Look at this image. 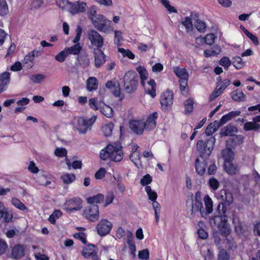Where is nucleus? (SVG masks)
Instances as JSON below:
<instances>
[{"instance_id": "1", "label": "nucleus", "mask_w": 260, "mask_h": 260, "mask_svg": "<svg viewBox=\"0 0 260 260\" xmlns=\"http://www.w3.org/2000/svg\"><path fill=\"white\" fill-rule=\"evenodd\" d=\"M205 208L203 207L201 192L198 191L196 192L194 199L193 196L190 199L186 201V210L188 216L190 218L194 217L197 213H200L201 217L206 218L213 212V202L209 195H206L204 198Z\"/></svg>"}, {"instance_id": "2", "label": "nucleus", "mask_w": 260, "mask_h": 260, "mask_svg": "<svg viewBox=\"0 0 260 260\" xmlns=\"http://www.w3.org/2000/svg\"><path fill=\"white\" fill-rule=\"evenodd\" d=\"M100 158L105 160L109 158L114 162L120 161L123 157L122 147L119 142L108 144L100 153Z\"/></svg>"}, {"instance_id": "3", "label": "nucleus", "mask_w": 260, "mask_h": 260, "mask_svg": "<svg viewBox=\"0 0 260 260\" xmlns=\"http://www.w3.org/2000/svg\"><path fill=\"white\" fill-rule=\"evenodd\" d=\"M139 76L135 71H128L123 77V83L125 90L127 93H133L137 89Z\"/></svg>"}, {"instance_id": "4", "label": "nucleus", "mask_w": 260, "mask_h": 260, "mask_svg": "<svg viewBox=\"0 0 260 260\" xmlns=\"http://www.w3.org/2000/svg\"><path fill=\"white\" fill-rule=\"evenodd\" d=\"M173 72L176 76L179 78V87L182 94L184 95H188L189 74L187 71L184 68L175 67L173 68Z\"/></svg>"}, {"instance_id": "5", "label": "nucleus", "mask_w": 260, "mask_h": 260, "mask_svg": "<svg viewBox=\"0 0 260 260\" xmlns=\"http://www.w3.org/2000/svg\"><path fill=\"white\" fill-rule=\"evenodd\" d=\"M215 138L210 137L206 141L200 140L197 144V150L200 152V156L204 157L205 155L209 156L213 149Z\"/></svg>"}, {"instance_id": "6", "label": "nucleus", "mask_w": 260, "mask_h": 260, "mask_svg": "<svg viewBox=\"0 0 260 260\" xmlns=\"http://www.w3.org/2000/svg\"><path fill=\"white\" fill-rule=\"evenodd\" d=\"M238 132L237 128L234 124L230 123L225 126L221 131V135L223 136L234 137L230 139L233 145L237 146L242 143L243 137L241 135H235L234 134Z\"/></svg>"}, {"instance_id": "7", "label": "nucleus", "mask_w": 260, "mask_h": 260, "mask_svg": "<svg viewBox=\"0 0 260 260\" xmlns=\"http://www.w3.org/2000/svg\"><path fill=\"white\" fill-rule=\"evenodd\" d=\"M92 22L94 26L101 32L109 33L113 30L112 21L108 20L103 15H98Z\"/></svg>"}, {"instance_id": "8", "label": "nucleus", "mask_w": 260, "mask_h": 260, "mask_svg": "<svg viewBox=\"0 0 260 260\" xmlns=\"http://www.w3.org/2000/svg\"><path fill=\"white\" fill-rule=\"evenodd\" d=\"M97 116L93 115L89 119L83 117L78 118L76 124V129L80 134H85L88 131L90 130L93 124L95 123Z\"/></svg>"}, {"instance_id": "9", "label": "nucleus", "mask_w": 260, "mask_h": 260, "mask_svg": "<svg viewBox=\"0 0 260 260\" xmlns=\"http://www.w3.org/2000/svg\"><path fill=\"white\" fill-rule=\"evenodd\" d=\"M215 225H217L221 235L223 237H227L231 233L230 225L225 216H215L212 219Z\"/></svg>"}, {"instance_id": "10", "label": "nucleus", "mask_w": 260, "mask_h": 260, "mask_svg": "<svg viewBox=\"0 0 260 260\" xmlns=\"http://www.w3.org/2000/svg\"><path fill=\"white\" fill-rule=\"evenodd\" d=\"M82 200L79 197H74L67 200L63 204V209L68 213L78 211L82 208Z\"/></svg>"}, {"instance_id": "11", "label": "nucleus", "mask_w": 260, "mask_h": 260, "mask_svg": "<svg viewBox=\"0 0 260 260\" xmlns=\"http://www.w3.org/2000/svg\"><path fill=\"white\" fill-rule=\"evenodd\" d=\"M174 101V93L172 90H167L161 93L160 103L161 110L166 112L171 109Z\"/></svg>"}, {"instance_id": "12", "label": "nucleus", "mask_w": 260, "mask_h": 260, "mask_svg": "<svg viewBox=\"0 0 260 260\" xmlns=\"http://www.w3.org/2000/svg\"><path fill=\"white\" fill-rule=\"evenodd\" d=\"M83 216L90 222L97 221L99 218L98 205H92L86 207L83 211Z\"/></svg>"}, {"instance_id": "13", "label": "nucleus", "mask_w": 260, "mask_h": 260, "mask_svg": "<svg viewBox=\"0 0 260 260\" xmlns=\"http://www.w3.org/2000/svg\"><path fill=\"white\" fill-rule=\"evenodd\" d=\"M87 36L92 46L95 47V48H102L104 43V38L98 31L90 29L88 31Z\"/></svg>"}, {"instance_id": "14", "label": "nucleus", "mask_w": 260, "mask_h": 260, "mask_svg": "<svg viewBox=\"0 0 260 260\" xmlns=\"http://www.w3.org/2000/svg\"><path fill=\"white\" fill-rule=\"evenodd\" d=\"M112 228V224L106 219H101L96 225L98 234L101 236H104L108 234Z\"/></svg>"}, {"instance_id": "15", "label": "nucleus", "mask_w": 260, "mask_h": 260, "mask_svg": "<svg viewBox=\"0 0 260 260\" xmlns=\"http://www.w3.org/2000/svg\"><path fill=\"white\" fill-rule=\"evenodd\" d=\"M97 248L95 245L88 244L81 251L82 255L85 258H91L92 260H99Z\"/></svg>"}, {"instance_id": "16", "label": "nucleus", "mask_w": 260, "mask_h": 260, "mask_svg": "<svg viewBox=\"0 0 260 260\" xmlns=\"http://www.w3.org/2000/svg\"><path fill=\"white\" fill-rule=\"evenodd\" d=\"M26 246L22 244L15 245L11 249V257L14 259H20L25 254Z\"/></svg>"}, {"instance_id": "17", "label": "nucleus", "mask_w": 260, "mask_h": 260, "mask_svg": "<svg viewBox=\"0 0 260 260\" xmlns=\"http://www.w3.org/2000/svg\"><path fill=\"white\" fill-rule=\"evenodd\" d=\"M144 125V121L143 120H136L134 119L129 121V126L130 129L135 134L141 135L143 134L144 129H145Z\"/></svg>"}, {"instance_id": "18", "label": "nucleus", "mask_w": 260, "mask_h": 260, "mask_svg": "<svg viewBox=\"0 0 260 260\" xmlns=\"http://www.w3.org/2000/svg\"><path fill=\"white\" fill-rule=\"evenodd\" d=\"M93 53L94 58V66L96 68H99L105 63L106 56L101 48H94Z\"/></svg>"}, {"instance_id": "19", "label": "nucleus", "mask_w": 260, "mask_h": 260, "mask_svg": "<svg viewBox=\"0 0 260 260\" xmlns=\"http://www.w3.org/2000/svg\"><path fill=\"white\" fill-rule=\"evenodd\" d=\"M158 117V114L157 112H154L148 116L146 121H144L145 128L146 131H151L155 128Z\"/></svg>"}, {"instance_id": "20", "label": "nucleus", "mask_w": 260, "mask_h": 260, "mask_svg": "<svg viewBox=\"0 0 260 260\" xmlns=\"http://www.w3.org/2000/svg\"><path fill=\"white\" fill-rule=\"evenodd\" d=\"M86 7V3L85 2L77 1L72 3L70 8V12L73 14H76L84 12Z\"/></svg>"}, {"instance_id": "21", "label": "nucleus", "mask_w": 260, "mask_h": 260, "mask_svg": "<svg viewBox=\"0 0 260 260\" xmlns=\"http://www.w3.org/2000/svg\"><path fill=\"white\" fill-rule=\"evenodd\" d=\"M230 95L232 100L236 102H244L246 100V95L240 89L233 90Z\"/></svg>"}, {"instance_id": "22", "label": "nucleus", "mask_w": 260, "mask_h": 260, "mask_svg": "<svg viewBox=\"0 0 260 260\" xmlns=\"http://www.w3.org/2000/svg\"><path fill=\"white\" fill-rule=\"evenodd\" d=\"M207 167V163L205 161H200L199 159L197 158L196 159L195 169L197 174L200 176H203L206 172V168Z\"/></svg>"}, {"instance_id": "23", "label": "nucleus", "mask_w": 260, "mask_h": 260, "mask_svg": "<svg viewBox=\"0 0 260 260\" xmlns=\"http://www.w3.org/2000/svg\"><path fill=\"white\" fill-rule=\"evenodd\" d=\"M221 197L222 200L225 201V204L230 206L234 202V197L233 193L229 189L223 190L221 192Z\"/></svg>"}, {"instance_id": "24", "label": "nucleus", "mask_w": 260, "mask_h": 260, "mask_svg": "<svg viewBox=\"0 0 260 260\" xmlns=\"http://www.w3.org/2000/svg\"><path fill=\"white\" fill-rule=\"evenodd\" d=\"M98 82L94 77H89L86 81V88L88 91H92L97 89Z\"/></svg>"}, {"instance_id": "25", "label": "nucleus", "mask_w": 260, "mask_h": 260, "mask_svg": "<svg viewBox=\"0 0 260 260\" xmlns=\"http://www.w3.org/2000/svg\"><path fill=\"white\" fill-rule=\"evenodd\" d=\"M87 202L88 204L95 205L94 204H100L103 202L104 200V196L102 193H98L96 195L89 197L87 198Z\"/></svg>"}, {"instance_id": "26", "label": "nucleus", "mask_w": 260, "mask_h": 260, "mask_svg": "<svg viewBox=\"0 0 260 260\" xmlns=\"http://www.w3.org/2000/svg\"><path fill=\"white\" fill-rule=\"evenodd\" d=\"M241 114L240 111H232L228 114L224 115L220 119L221 124H224L232 118L239 116Z\"/></svg>"}, {"instance_id": "27", "label": "nucleus", "mask_w": 260, "mask_h": 260, "mask_svg": "<svg viewBox=\"0 0 260 260\" xmlns=\"http://www.w3.org/2000/svg\"><path fill=\"white\" fill-rule=\"evenodd\" d=\"M150 88L145 89V92L150 95L152 98L156 96V84L154 79H150L147 82Z\"/></svg>"}, {"instance_id": "28", "label": "nucleus", "mask_w": 260, "mask_h": 260, "mask_svg": "<svg viewBox=\"0 0 260 260\" xmlns=\"http://www.w3.org/2000/svg\"><path fill=\"white\" fill-rule=\"evenodd\" d=\"M102 105L100 108L101 112L108 118L112 117L114 115L112 108L104 103Z\"/></svg>"}, {"instance_id": "29", "label": "nucleus", "mask_w": 260, "mask_h": 260, "mask_svg": "<svg viewBox=\"0 0 260 260\" xmlns=\"http://www.w3.org/2000/svg\"><path fill=\"white\" fill-rule=\"evenodd\" d=\"M137 71L140 75L141 84L143 86H145V81L148 77V74L146 69L143 67H140L137 68Z\"/></svg>"}, {"instance_id": "30", "label": "nucleus", "mask_w": 260, "mask_h": 260, "mask_svg": "<svg viewBox=\"0 0 260 260\" xmlns=\"http://www.w3.org/2000/svg\"><path fill=\"white\" fill-rule=\"evenodd\" d=\"M23 63L26 65L27 69L32 68L35 63L34 55L31 54L29 52L25 56L23 60Z\"/></svg>"}, {"instance_id": "31", "label": "nucleus", "mask_w": 260, "mask_h": 260, "mask_svg": "<svg viewBox=\"0 0 260 260\" xmlns=\"http://www.w3.org/2000/svg\"><path fill=\"white\" fill-rule=\"evenodd\" d=\"M68 55H78L82 50V47L79 43H77L70 47L65 48Z\"/></svg>"}, {"instance_id": "32", "label": "nucleus", "mask_w": 260, "mask_h": 260, "mask_svg": "<svg viewBox=\"0 0 260 260\" xmlns=\"http://www.w3.org/2000/svg\"><path fill=\"white\" fill-rule=\"evenodd\" d=\"M260 128V124L253 121L246 122L244 124L243 128L245 131H257Z\"/></svg>"}, {"instance_id": "33", "label": "nucleus", "mask_w": 260, "mask_h": 260, "mask_svg": "<svg viewBox=\"0 0 260 260\" xmlns=\"http://www.w3.org/2000/svg\"><path fill=\"white\" fill-rule=\"evenodd\" d=\"M222 157L224 159L225 162H231L234 159V152L230 149L228 148L225 150H223L222 152Z\"/></svg>"}, {"instance_id": "34", "label": "nucleus", "mask_w": 260, "mask_h": 260, "mask_svg": "<svg viewBox=\"0 0 260 260\" xmlns=\"http://www.w3.org/2000/svg\"><path fill=\"white\" fill-rule=\"evenodd\" d=\"M114 128V124L110 122L102 126V131L105 137L111 136Z\"/></svg>"}, {"instance_id": "35", "label": "nucleus", "mask_w": 260, "mask_h": 260, "mask_svg": "<svg viewBox=\"0 0 260 260\" xmlns=\"http://www.w3.org/2000/svg\"><path fill=\"white\" fill-rule=\"evenodd\" d=\"M193 100L188 98L184 103L185 114L186 115L190 114L193 110Z\"/></svg>"}, {"instance_id": "36", "label": "nucleus", "mask_w": 260, "mask_h": 260, "mask_svg": "<svg viewBox=\"0 0 260 260\" xmlns=\"http://www.w3.org/2000/svg\"><path fill=\"white\" fill-rule=\"evenodd\" d=\"M225 171L230 175H235L238 171L237 167L235 166L232 162H225L224 165Z\"/></svg>"}, {"instance_id": "37", "label": "nucleus", "mask_w": 260, "mask_h": 260, "mask_svg": "<svg viewBox=\"0 0 260 260\" xmlns=\"http://www.w3.org/2000/svg\"><path fill=\"white\" fill-rule=\"evenodd\" d=\"M221 52V48L219 46L215 47V50L206 49L204 51V55L206 57H209L216 55Z\"/></svg>"}, {"instance_id": "38", "label": "nucleus", "mask_w": 260, "mask_h": 260, "mask_svg": "<svg viewBox=\"0 0 260 260\" xmlns=\"http://www.w3.org/2000/svg\"><path fill=\"white\" fill-rule=\"evenodd\" d=\"M145 189L147 196H148V199L150 201L154 202L157 199V194L156 192L152 190L150 186H145Z\"/></svg>"}, {"instance_id": "39", "label": "nucleus", "mask_w": 260, "mask_h": 260, "mask_svg": "<svg viewBox=\"0 0 260 260\" xmlns=\"http://www.w3.org/2000/svg\"><path fill=\"white\" fill-rule=\"evenodd\" d=\"M61 178L64 183L68 184L75 180L76 176L74 174H66L63 175Z\"/></svg>"}, {"instance_id": "40", "label": "nucleus", "mask_w": 260, "mask_h": 260, "mask_svg": "<svg viewBox=\"0 0 260 260\" xmlns=\"http://www.w3.org/2000/svg\"><path fill=\"white\" fill-rule=\"evenodd\" d=\"M102 103L101 101L98 102L95 98H91L89 101V107L95 111L101 108Z\"/></svg>"}, {"instance_id": "41", "label": "nucleus", "mask_w": 260, "mask_h": 260, "mask_svg": "<svg viewBox=\"0 0 260 260\" xmlns=\"http://www.w3.org/2000/svg\"><path fill=\"white\" fill-rule=\"evenodd\" d=\"M13 214L11 211L7 210L3 216L2 217L1 220L4 223H10L13 221Z\"/></svg>"}, {"instance_id": "42", "label": "nucleus", "mask_w": 260, "mask_h": 260, "mask_svg": "<svg viewBox=\"0 0 260 260\" xmlns=\"http://www.w3.org/2000/svg\"><path fill=\"white\" fill-rule=\"evenodd\" d=\"M9 12L8 6L6 0H0V16H4Z\"/></svg>"}, {"instance_id": "43", "label": "nucleus", "mask_w": 260, "mask_h": 260, "mask_svg": "<svg viewBox=\"0 0 260 260\" xmlns=\"http://www.w3.org/2000/svg\"><path fill=\"white\" fill-rule=\"evenodd\" d=\"M68 54L64 48L62 51L59 52L55 56V59L59 62H63L65 61L68 56Z\"/></svg>"}, {"instance_id": "44", "label": "nucleus", "mask_w": 260, "mask_h": 260, "mask_svg": "<svg viewBox=\"0 0 260 260\" xmlns=\"http://www.w3.org/2000/svg\"><path fill=\"white\" fill-rule=\"evenodd\" d=\"M12 203L16 208L21 211L27 209L26 206L17 198H13L12 199Z\"/></svg>"}, {"instance_id": "45", "label": "nucleus", "mask_w": 260, "mask_h": 260, "mask_svg": "<svg viewBox=\"0 0 260 260\" xmlns=\"http://www.w3.org/2000/svg\"><path fill=\"white\" fill-rule=\"evenodd\" d=\"M153 208L154 210L155 221L158 222L159 214L160 212V205L156 200L152 203Z\"/></svg>"}, {"instance_id": "46", "label": "nucleus", "mask_w": 260, "mask_h": 260, "mask_svg": "<svg viewBox=\"0 0 260 260\" xmlns=\"http://www.w3.org/2000/svg\"><path fill=\"white\" fill-rule=\"evenodd\" d=\"M230 254L226 250L221 249L219 250L218 254L217 260H229Z\"/></svg>"}, {"instance_id": "47", "label": "nucleus", "mask_w": 260, "mask_h": 260, "mask_svg": "<svg viewBox=\"0 0 260 260\" xmlns=\"http://www.w3.org/2000/svg\"><path fill=\"white\" fill-rule=\"evenodd\" d=\"M222 91L220 90L219 85H217L214 90L212 91V93L210 95L209 100L211 102L214 101L216 98L219 96L222 93Z\"/></svg>"}, {"instance_id": "48", "label": "nucleus", "mask_w": 260, "mask_h": 260, "mask_svg": "<svg viewBox=\"0 0 260 260\" xmlns=\"http://www.w3.org/2000/svg\"><path fill=\"white\" fill-rule=\"evenodd\" d=\"M118 51L122 54L123 56L127 57L131 59H134L135 57V54L129 49L119 48Z\"/></svg>"}, {"instance_id": "49", "label": "nucleus", "mask_w": 260, "mask_h": 260, "mask_svg": "<svg viewBox=\"0 0 260 260\" xmlns=\"http://www.w3.org/2000/svg\"><path fill=\"white\" fill-rule=\"evenodd\" d=\"M219 182L214 177H212L208 181V185L214 190H217L219 187Z\"/></svg>"}, {"instance_id": "50", "label": "nucleus", "mask_w": 260, "mask_h": 260, "mask_svg": "<svg viewBox=\"0 0 260 260\" xmlns=\"http://www.w3.org/2000/svg\"><path fill=\"white\" fill-rule=\"evenodd\" d=\"M127 243L128 245V248L131 251V254L132 255L133 257H135L136 256V245L134 241L132 239H129L128 238L127 240Z\"/></svg>"}, {"instance_id": "51", "label": "nucleus", "mask_w": 260, "mask_h": 260, "mask_svg": "<svg viewBox=\"0 0 260 260\" xmlns=\"http://www.w3.org/2000/svg\"><path fill=\"white\" fill-rule=\"evenodd\" d=\"M215 38L216 36L214 34H209L205 36L204 40L206 44L212 45L214 43Z\"/></svg>"}, {"instance_id": "52", "label": "nucleus", "mask_w": 260, "mask_h": 260, "mask_svg": "<svg viewBox=\"0 0 260 260\" xmlns=\"http://www.w3.org/2000/svg\"><path fill=\"white\" fill-rule=\"evenodd\" d=\"M45 77V76L43 74H38L31 75L30 77V79L35 83H40Z\"/></svg>"}, {"instance_id": "53", "label": "nucleus", "mask_w": 260, "mask_h": 260, "mask_svg": "<svg viewBox=\"0 0 260 260\" xmlns=\"http://www.w3.org/2000/svg\"><path fill=\"white\" fill-rule=\"evenodd\" d=\"M78 60L83 68L87 67L89 65V59L86 55L78 56Z\"/></svg>"}, {"instance_id": "54", "label": "nucleus", "mask_w": 260, "mask_h": 260, "mask_svg": "<svg viewBox=\"0 0 260 260\" xmlns=\"http://www.w3.org/2000/svg\"><path fill=\"white\" fill-rule=\"evenodd\" d=\"M138 257L142 260H148L149 259V251L148 249L140 250L138 253Z\"/></svg>"}, {"instance_id": "55", "label": "nucleus", "mask_w": 260, "mask_h": 260, "mask_svg": "<svg viewBox=\"0 0 260 260\" xmlns=\"http://www.w3.org/2000/svg\"><path fill=\"white\" fill-rule=\"evenodd\" d=\"M232 63L234 67L237 69H240L243 66L242 59L239 56H236L234 57Z\"/></svg>"}, {"instance_id": "56", "label": "nucleus", "mask_w": 260, "mask_h": 260, "mask_svg": "<svg viewBox=\"0 0 260 260\" xmlns=\"http://www.w3.org/2000/svg\"><path fill=\"white\" fill-rule=\"evenodd\" d=\"M152 181V178L149 174L144 175L140 180V184L142 186H148Z\"/></svg>"}, {"instance_id": "57", "label": "nucleus", "mask_w": 260, "mask_h": 260, "mask_svg": "<svg viewBox=\"0 0 260 260\" xmlns=\"http://www.w3.org/2000/svg\"><path fill=\"white\" fill-rule=\"evenodd\" d=\"M54 154L56 156H58L60 157H63L67 155V150L64 148L58 147L55 149V150L54 151Z\"/></svg>"}, {"instance_id": "58", "label": "nucleus", "mask_w": 260, "mask_h": 260, "mask_svg": "<svg viewBox=\"0 0 260 260\" xmlns=\"http://www.w3.org/2000/svg\"><path fill=\"white\" fill-rule=\"evenodd\" d=\"M219 64L221 66L224 67V69L228 70L229 67L231 64V62L230 58L228 57L224 56L220 60Z\"/></svg>"}, {"instance_id": "59", "label": "nucleus", "mask_w": 260, "mask_h": 260, "mask_svg": "<svg viewBox=\"0 0 260 260\" xmlns=\"http://www.w3.org/2000/svg\"><path fill=\"white\" fill-rule=\"evenodd\" d=\"M87 15L89 19L92 21L94 19L96 15V7L92 6L90 7L89 9L87 12Z\"/></svg>"}, {"instance_id": "60", "label": "nucleus", "mask_w": 260, "mask_h": 260, "mask_svg": "<svg viewBox=\"0 0 260 260\" xmlns=\"http://www.w3.org/2000/svg\"><path fill=\"white\" fill-rule=\"evenodd\" d=\"M106 170L104 168H101L96 172L94 175L96 179H102L105 177Z\"/></svg>"}, {"instance_id": "61", "label": "nucleus", "mask_w": 260, "mask_h": 260, "mask_svg": "<svg viewBox=\"0 0 260 260\" xmlns=\"http://www.w3.org/2000/svg\"><path fill=\"white\" fill-rule=\"evenodd\" d=\"M226 210V205L223 203H219L217 207V212L222 216V214H225Z\"/></svg>"}, {"instance_id": "62", "label": "nucleus", "mask_w": 260, "mask_h": 260, "mask_svg": "<svg viewBox=\"0 0 260 260\" xmlns=\"http://www.w3.org/2000/svg\"><path fill=\"white\" fill-rule=\"evenodd\" d=\"M22 64L19 61H16L10 67V70L13 72H19L22 69Z\"/></svg>"}, {"instance_id": "63", "label": "nucleus", "mask_w": 260, "mask_h": 260, "mask_svg": "<svg viewBox=\"0 0 260 260\" xmlns=\"http://www.w3.org/2000/svg\"><path fill=\"white\" fill-rule=\"evenodd\" d=\"M114 199V196L112 192H109L107 193L106 197V200L104 206L106 207L111 204Z\"/></svg>"}, {"instance_id": "64", "label": "nucleus", "mask_w": 260, "mask_h": 260, "mask_svg": "<svg viewBox=\"0 0 260 260\" xmlns=\"http://www.w3.org/2000/svg\"><path fill=\"white\" fill-rule=\"evenodd\" d=\"M44 4L42 0H34L31 5V9H38L40 8Z\"/></svg>"}]
</instances>
